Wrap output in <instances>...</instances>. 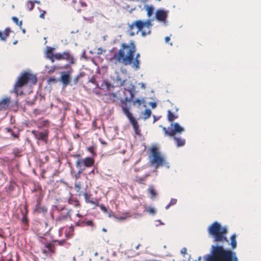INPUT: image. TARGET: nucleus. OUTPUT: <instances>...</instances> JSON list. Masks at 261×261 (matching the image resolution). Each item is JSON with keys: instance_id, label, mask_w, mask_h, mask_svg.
Returning a JSON list of instances; mask_svg holds the SVG:
<instances>
[{"instance_id": "obj_1", "label": "nucleus", "mask_w": 261, "mask_h": 261, "mask_svg": "<svg viewBox=\"0 0 261 261\" xmlns=\"http://www.w3.org/2000/svg\"><path fill=\"white\" fill-rule=\"evenodd\" d=\"M207 231L214 244L211 246L209 253L203 257V261H239L233 251L237 246L236 233L230 236L229 241L227 226H222L217 221L208 226Z\"/></svg>"}, {"instance_id": "obj_2", "label": "nucleus", "mask_w": 261, "mask_h": 261, "mask_svg": "<svg viewBox=\"0 0 261 261\" xmlns=\"http://www.w3.org/2000/svg\"><path fill=\"white\" fill-rule=\"evenodd\" d=\"M136 48L133 43H122L119 49L115 51L111 60L115 64L123 65H139L140 55L136 54Z\"/></svg>"}, {"instance_id": "obj_3", "label": "nucleus", "mask_w": 261, "mask_h": 261, "mask_svg": "<svg viewBox=\"0 0 261 261\" xmlns=\"http://www.w3.org/2000/svg\"><path fill=\"white\" fill-rule=\"evenodd\" d=\"M37 82V77L35 74L30 71H24L21 73L17 77L11 93H14L17 98L18 95L23 94L22 87L28 85H34Z\"/></svg>"}, {"instance_id": "obj_4", "label": "nucleus", "mask_w": 261, "mask_h": 261, "mask_svg": "<svg viewBox=\"0 0 261 261\" xmlns=\"http://www.w3.org/2000/svg\"><path fill=\"white\" fill-rule=\"evenodd\" d=\"M73 71L71 66H50L47 73L56 72L57 74H60L58 77L59 82L61 84L62 89H64L68 85L72 86L71 75Z\"/></svg>"}, {"instance_id": "obj_5", "label": "nucleus", "mask_w": 261, "mask_h": 261, "mask_svg": "<svg viewBox=\"0 0 261 261\" xmlns=\"http://www.w3.org/2000/svg\"><path fill=\"white\" fill-rule=\"evenodd\" d=\"M55 48L50 46H46L45 51V57L51 62L55 61L65 60L69 64L76 63V59L70 51L66 50L63 53H54Z\"/></svg>"}, {"instance_id": "obj_6", "label": "nucleus", "mask_w": 261, "mask_h": 261, "mask_svg": "<svg viewBox=\"0 0 261 261\" xmlns=\"http://www.w3.org/2000/svg\"><path fill=\"white\" fill-rule=\"evenodd\" d=\"M150 154L149 155L150 166H154L157 168L159 166L165 165L169 168V165L166 162L165 158L161 154L156 144L149 148Z\"/></svg>"}, {"instance_id": "obj_7", "label": "nucleus", "mask_w": 261, "mask_h": 261, "mask_svg": "<svg viewBox=\"0 0 261 261\" xmlns=\"http://www.w3.org/2000/svg\"><path fill=\"white\" fill-rule=\"evenodd\" d=\"M32 134L37 140L38 144L39 142L46 144L48 141L49 130L47 128H42V125L38 126V129H33L31 131Z\"/></svg>"}, {"instance_id": "obj_8", "label": "nucleus", "mask_w": 261, "mask_h": 261, "mask_svg": "<svg viewBox=\"0 0 261 261\" xmlns=\"http://www.w3.org/2000/svg\"><path fill=\"white\" fill-rule=\"evenodd\" d=\"M138 34L141 33L142 36L145 37L151 33V28L152 25L151 21L148 19L145 21L141 20H137L134 21Z\"/></svg>"}, {"instance_id": "obj_9", "label": "nucleus", "mask_w": 261, "mask_h": 261, "mask_svg": "<svg viewBox=\"0 0 261 261\" xmlns=\"http://www.w3.org/2000/svg\"><path fill=\"white\" fill-rule=\"evenodd\" d=\"M136 93H129V96H128L125 93L124 95L123 98L120 99L119 106L121 107V110L123 113H130V106L128 105V101L129 100H132V99H134L135 95Z\"/></svg>"}, {"instance_id": "obj_10", "label": "nucleus", "mask_w": 261, "mask_h": 261, "mask_svg": "<svg viewBox=\"0 0 261 261\" xmlns=\"http://www.w3.org/2000/svg\"><path fill=\"white\" fill-rule=\"evenodd\" d=\"M125 115L127 119L128 120L129 123L131 124L134 129V133L136 135L141 137L142 134L141 133V129L140 128V125L138 123V121L140 118H136L133 114L130 113H123Z\"/></svg>"}, {"instance_id": "obj_11", "label": "nucleus", "mask_w": 261, "mask_h": 261, "mask_svg": "<svg viewBox=\"0 0 261 261\" xmlns=\"http://www.w3.org/2000/svg\"><path fill=\"white\" fill-rule=\"evenodd\" d=\"M168 130H170L171 137L174 136L176 134H180L185 130V128L177 122L170 123L168 127Z\"/></svg>"}, {"instance_id": "obj_12", "label": "nucleus", "mask_w": 261, "mask_h": 261, "mask_svg": "<svg viewBox=\"0 0 261 261\" xmlns=\"http://www.w3.org/2000/svg\"><path fill=\"white\" fill-rule=\"evenodd\" d=\"M169 11L163 9H159L155 12V18L159 21L166 24L167 19L168 16Z\"/></svg>"}, {"instance_id": "obj_13", "label": "nucleus", "mask_w": 261, "mask_h": 261, "mask_svg": "<svg viewBox=\"0 0 261 261\" xmlns=\"http://www.w3.org/2000/svg\"><path fill=\"white\" fill-rule=\"evenodd\" d=\"M5 130L7 133H10L13 140L19 139L20 133L22 130L15 125L12 127H6Z\"/></svg>"}, {"instance_id": "obj_14", "label": "nucleus", "mask_w": 261, "mask_h": 261, "mask_svg": "<svg viewBox=\"0 0 261 261\" xmlns=\"http://www.w3.org/2000/svg\"><path fill=\"white\" fill-rule=\"evenodd\" d=\"M82 161L85 168L91 167L94 166L95 159L93 156H87L84 159L82 158Z\"/></svg>"}, {"instance_id": "obj_15", "label": "nucleus", "mask_w": 261, "mask_h": 261, "mask_svg": "<svg viewBox=\"0 0 261 261\" xmlns=\"http://www.w3.org/2000/svg\"><path fill=\"white\" fill-rule=\"evenodd\" d=\"M74 227L72 224H71L65 231V238H66V239L72 238L74 235Z\"/></svg>"}, {"instance_id": "obj_16", "label": "nucleus", "mask_w": 261, "mask_h": 261, "mask_svg": "<svg viewBox=\"0 0 261 261\" xmlns=\"http://www.w3.org/2000/svg\"><path fill=\"white\" fill-rule=\"evenodd\" d=\"M128 28L127 30V33L129 36H134L138 34L137 30L135 27L134 21L131 23H127Z\"/></svg>"}, {"instance_id": "obj_17", "label": "nucleus", "mask_w": 261, "mask_h": 261, "mask_svg": "<svg viewBox=\"0 0 261 261\" xmlns=\"http://www.w3.org/2000/svg\"><path fill=\"white\" fill-rule=\"evenodd\" d=\"M40 238L43 239L46 241V243H44V248L47 249L48 253H51L52 254H55L56 251H55V244L51 245L50 243H48L47 242V240L46 238H44L43 237H39Z\"/></svg>"}, {"instance_id": "obj_18", "label": "nucleus", "mask_w": 261, "mask_h": 261, "mask_svg": "<svg viewBox=\"0 0 261 261\" xmlns=\"http://www.w3.org/2000/svg\"><path fill=\"white\" fill-rule=\"evenodd\" d=\"M73 195L69 192V197L68 199V203L69 204L73 205L75 207H80L81 206L79 200L77 198L72 197Z\"/></svg>"}, {"instance_id": "obj_19", "label": "nucleus", "mask_w": 261, "mask_h": 261, "mask_svg": "<svg viewBox=\"0 0 261 261\" xmlns=\"http://www.w3.org/2000/svg\"><path fill=\"white\" fill-rule=\"evenodd\" d=\"M56 100L57 101L58 103L61 105L62 109L64 110V113L69 110L70 103L65 100H62L60 98L57 97Z\"/></svg>"}, {"instance_id": "obj_20", "label": "nucleus", "mask_w": 261, "mask_h": 261, "mask_svg": "<svg viewBox=\"0 0 261 261\" xmlns=\"http://www.w3.org/2000/svg\"><path fill=\"white\" fill-rule=\"evenodd\" d=\"M65 209V206H63L61 207H58L57 205H53L51 206V207L50 210V216L51 218V219H54V212L55 211H57L58 212L62 211Z\"/></svg>"}, {"instance_id": "obj_21", "label": "nucleus", "mask_w": 261, "mask_h": 261, "mask_svg": "<svg viewBox=\"0 0 261 261\" xmlns=\"http://www.w3.org/2000/svg\"><path fill=\"white\" fill-rule=\"evenodd\" d=\"M178 118L177 114H174L170 110L167 111V119L168 122L171 123H174L173 121Z\"/></svg>"}, {"instance_id": "obj_22", "label": "nucleus", "mask_w": 261, "mask_h": 261, "mask_svg": "<svg viewBox=\"0 0 261 261\" xmlns=\"http://www.w3.org/2000/svg\"><path fill=\"white\" fill-rule=\"evenodd\" d=\"M105 95H109V100L108 101V102L113 103L115 101H117V100H118L119 98L117 97V95L116 93L114 92H108V93H105L103 94Z\"/></svg>"}, {"instance_id": "obj_23", "label": "nucleus", "mask_w": 261, "mask_h": 261, "mask_svg": "<svg viewBox=\"0 0 261 261\" xmlns=\"http://www.w3.org/2000/svg\"><path fill=\"white\" fill-rule=\"evenodd\" d=\"M10 97H5L0 101V107L3 108H8L10 103Z\"/></svg>"}, {"instance_id": "obj_24", "label": "nucleus", "mask_w": 261, "mask_h": 261, "mask_svg": "<svg viewBox=\"0 0 261 261\" xmlns=\"http://www.w3.org/2000/svg\"><path fill=\"white\" fill-rule=\"evenodd\" d=\"M10 32L11 30L9 28L5 29L4 32L0 31V39L3 41H6Z\"/></svg>"}, {"instance_id": "obj_25", "label": "nucleus", "mask_w": 261, "mask_h": 261, "mask_svg": "<svg viewBox=\"0 0 261 261\" xmlns=\"http://www.w3.org/2000/svg\"><path fill=\"white\" fill-rule=\"evenodd\" d=\"M173 139L175 141L176 145L177 147H181L184 146L186 143L185 139H182L180 137L173 136Z\"/></svg>"}, {"instance_id": "obj_26", "label": "nucleus", "mask_w": 261, "mask_h": 261, "mask_svg": "<svg viewBox=\"0 0 261 261\" xmlns=\"http://www.w3.org/2000/svg\"><path fill=\"white\" fill-rule=\"evenodd\" d=\"M38 99H39V106L41 108H44L45 103V95L41 92L38 93Z\"/></svg>"}, {"instance_id": "obj_27", "label": "nucleus", "mask_w": 261, "mask_h": 261, "mask_svg": "<svg viewBox=\"0 0 261 261\" xmlns=\"http://www.w3.org/2000/svg\"><path fill=\"white\" fill-rule=\"evenodd\" d=\"M38 92L37 91L32 99L25 100V105L31 107L33 106L35 104V101L38 99Z\"/></svg>"}, {"instance_id": "obj_28", "label": "nucleus", "mask_w": 261, "mask_h": 261, "mask_svg": "<svg viewBox=\"0 0 261 261\" xmlns=\"http://www.w3.org/2000/svg\"><path fill=\"white\" fill-rule=\"evenodd\" d=\"M75 165L77 170L84 171L86 169L82 161V158H79L76 160Z\"/></svg>"}, {"instance_id": "obj_29", "label": "nucleus", "mask_w": 261, "mask_h": 261, "mask_svg": "<svg viewBox=\"0 0 261 261\" xmlns=\"http://www.w3.org/2000/svg\"><path fill=\"white\" fill-rule=\"evenodd\" d=\"M142 114L143 115V119L146 120L150 117L151 115V111L149 108H146L143 111H142Z\"/></svg>"}, {"instance_id": "obj_30", "label": "nucleus", "mask_w": 261, "mask_h": 261, "mask_svg": "<svg viewBox=\"0 0 261 261\" xmlns=\"http://www.w3.org/2000/svg\"><path fill=\"white\" fill-rule=\"evenodd\" d=\"M17 186L16 182H13V185H8L5 187L6 191L8 193H11L15 189V187Z\"/></svg>"}, {"instance_id": "obj_31", "label": "nucleus", "mask_w": 261, "mask_h": 261, "mask_svg": "<svg viewBox=\"0 0 261 261\" xmlns=\"http://www.w3.org/2000/svg\"><path fill=\"white\" fill-rule=\"evenodd\" d=\"M94 85H95V87L93 88V93L98 96L102 95V94H101L99 89L100 86L98 82L97 81Z\"/></svg>"}, {"instance_id": "obj_32", "label": "nucleus", "mask_w": 261, "mask_h": 261, "mask_svg": "<svg viewBox=\"0 0 261 261\" xmlns=\"http://www.w3.org/2000/svg\"><path fill=\"white\" fill-rule=\"evenodd\" d=\"M96 148V146L95 145L89 146L87 148V151L91 153L92 156H93L94 158L97 156V153L95 151Z\"/></svg>"}, {"instance_id": "obj_33", "label": "nucleus", "mask_w": 261, "mask_h": 261, "mask_svg": "<svg viewBox=\"0 0 261 261\" xmlns=\"http://www.w3.org/2000/svg\"><path fill=\"white\" fill-rule=\"evenodd\" d=\"M57 82H59L58 77L56 78L55 76H50L47 80L48 85H51V84H56Z\"/></svg>"}, {"instance_id": "obj_34", "label": "nucleus", "mask_w": 261, "mask_h": 261, "mask_svg": "<svg viewBox=\"0 0 261 261\" xmlns=\"http://www.w3.org/2000/svg\"><path fill=\"white\" fill-rule=\"evenodd\" d=\"M35 213H42L43 215H45L47 213V208L45 205H42L38 208V211H35Z\"/></svg>"}, {"instance_id": "obj_35", "label": "nucleus", "mask_w": 261, "mask_h": 261, "mask_svg": "<svg viewBox=\"0 0 261 261\" xmlns=\"http://www.w3.org/2000/svg\"><path fill=\"white\" fill-rule=\"evenodd\" d=\"M83 195L85 198V200L86 203H93V199H90V197L91 196V194L88 193L87 192H85Z\"/></svg>"}, {"instance_id": "obj_36", "label": "nucleus", "mask_w": 261, "mask_h": 261, "mask_svg": "<svg viewBox=\"0 0 261 261\" xmlns=\"http://www.w3.org/2000/svg\"><path fill=\"white\" fill-rule=\"evenodd\" d=\"M25 8L29 10V11H32L34 7V2H33L32 1H28L27 2L25 5Z\"/></svg>"}, {"instance_id": "obj_37", "label": "nucleus", "mask_w": 261, "mask_h": 261, "mask_svg": "<svg viewBox=\"0 0 261 261\" xmlns=\"http://www.w3.org/2000/svg\"><path fill=\"white\" fill-rule=\"evenodd\" d=\"M130 87L128 89H127L126 88H124V90H123V95H125V93L126 92H128V93H136V91H135V86L132 84H130Z\"/></svg>"}, {"instance_id": "obj_38", "label": "nucleus", "mask_w": 261, "mask_h": 261, "mask_svg": "<svg viewBox=\"0 0 261 261\" xmlns=\"http://www.w3.org/2000/svg\"><path fill=\"white\" fill-rule=\"evenodd\" d=\"M148 191L150 194V198H153V197H155L156 195H157V193L156 192L155 190L152 186L149 187Z\"/></svg>"}, {"instance_id": "obj_39", "label": "nucleus", "mask_w": 261, "mask_h": 261, "mask_svg": "<svg viewBox=\"0 0 261 261\" xmlns=\"http://www.w3.org/2000/svg\"><path fill=\"white\" fill-rule=\"evenodd\" d=\"M144 211H147L150 214L154 216L156 213V211L153 206H148L147 208L145 209Z\"/></svg>"}, {"instance_id": "obj_40", "label": "nucleus", "mask_w": 261, "mask_h": 261, "mask_svg": "<svg viewBox=\"0 0 261 261\" xmlns=\"http://www.w3.org/2000/svg\"><path fill=\"white\" fill-rule=\"evenodd\" d=\"M116 81L117 83V85L116 86H122L124 85L126 80H121V78L118 75L116 76Z\"/></svg>"}, {"instance_id": "obj_41", "label": "nucleus", "mask_w": 261, "mask_h": 261, "mask_svg": "<svg viewBox=\"0 0 261 261\" xmlns=\"http://www.w3.org/2000/svg\"><path fill=\"white\" fill-rule=\"evenodd\" d=\"M41 200H42V199L41 198H38L37 199L36 203L35 204V207L33 209V211L34 213H35V211H38V208L39 207L42 206L41 204Z\"/></svg>"}, {"instance_id": "obj_42", "label": "nucleus", "mask_w": 261, "mask_h": 261, "mask_svg": "<svg viewBox=\"0 0 261 261\" xmlns=\"http://www.w3.org/2000/svg\"><path fill=\"white\" fill-rule=\"evenodd\" d=\"M106 92L105 93H108V92H109L110 91H111L112 89H113V88H114V86L111 83H110L108 80H107V82H106Z\"/></svg>"}, {"instance_id": "obj_43", "label": "nucleus", "mask_w": 261, "mask_h": 261, "mask_svg": "<svg viewBox=\"0 0 261 261\" xmlns=\"http://www.w3.org/2000/svg\"><path fill=\"white\" fill-rule=\"evenodd\" d=\"M21 221L25 226H28L29 224V220L28 218V216L22 215Z\"/></svg>"}, {"instance_id": "obj_44", "label": "nucleus", "mask_w": 261, "mask_h": 261, "mask_svg": "<svg viewBox=\"0 0 261 261\" xmlns=\"http://www.w3.org/2000/svg\"><path fill=\"white\" fill-rule=\"evenodd\" d=\"M146 10L147 11V14L148 17H150L153 12L154 8L152 6H147L146 8Z\"/></svg>"}, {"instance_id": "obj_45", "label": "nucleus", "mask_w": 261, "mask_h": 261, "mask_svg": "<svg viewBox=\"0 0 261 261\" xmlns=\"http://www.w3.org/2000/svg\"><path fill=\"white\" fill-rule=\"evenodd\" d=\"M65 239H61V240H53L52 242L54 243H57L56 245L63 246L64 243H65Z\"/></svg>"}, {"instance_id": "obj_46", "label": "nucleus", "mask_w": 261, "mask_h": 261, "mask_svg": "<svg viewBox=\"0 0 261 261\" xmlns=\"http://www.w3.org/2000/svg\"><path fill=\"white\" fill-rule=\"evenodd\" d=\"M95 173L97 174L98 173V171L97 169L95 170V167H94V168L91 170L88 173H84L83 174V175L84 176H86L87 177V175H90L91 174L94 175Z\"/></svg>"}, {"instance_id": "obj_47", "label": "nucleus", "mask_w": 261, "mask_h": 261, "mask_svg": "<svg viewBox=\"0 0 261 261\" xmlns=\"http://www.w3.org/2000/svg\"><path fill=\"white\" fill-rule=\"evenodd\" d=\"M128 217V213L126 212V213H123L121 216H120L119 217H117L116 216L115 219H118L119 220H122L125 219Z\"/></svg>"}, {"instance_id": "obj_48", "label": "nucleus", "mask_w": 261, "mask_h": 261, "mask_svg": "<svg viewBox=\"0 0 261 261\" xmlns=\"http://www.w3.org/2000/svg\"><path fill=\"white\" fill-rule=\"evenodd\" d=\"M106 82H107V80L104 79L102 80V82L99 87L100 90H103L105 92H106Z\"/></svg>"}, {"instance_id": "obj_49", "label": "nucleus", "mask_w": 261, "mask_h": 261, "mask_svg": "<svg viewBox=\"0 0 261 261\" xmlns=\"http://www.w3.org/2000/svg\"><path fill=\"white\" fill-rule=\"evenodd\" d=\"M83 171H84L81 170H77V172L74 175H72V176H73L75 179L76 180L81 177V174L83 175L84 173Z\"/></svg>"}, {"instance_id": "obj_50", "label": "nucleus", "mask_w": 261, "mask_h": 261, "mask_svg": "<svg viewBox=\"0 0 261 261\" xmlns=\"http://www.w3.org/2000/svg\"><path fill=\"white\" fill-rule=\"evenodd\" d=\"M160 127H162V129L165 136L171 137L170 130H168V128L167 129L165 126H162V125H160Z\"/></svg>"}, {"instance_id": "obj_51", "label": "nucleus", "mask_w": 261, "mask_h": 261, "mask_svg": "<svg viewBox=\"0 0 261 261\" xmlns=\"http://www.w3.org/2000/svg\"><path fill=\"white\" fill-rule=\"evenodd\" d=\"M145 178L143 176L141 177H136V181L140 184H144V181L145 180Z\"/></svg>"}, {"instance_id": "obj_52", "label": "nucleus", "mask_w": 261, "mask_h": 261, "mask_svg": "<svg viewBox=\"0 0 261 261\" xmlns=\"http://www.w3.org/2000/svg\"><path fill=\"white\" fill-rule=\"evenodd\" d=\"M67 218L65 216V215H59L57 218H56V220L57 221H62L63 220H65V219H66Z\"/></svg>"}, {"instance_id": "obj_53", "label": "nucleus", "mask_w": 261, "mask_h": 261, "mask_svg": "<svg viewBox=\"0 0 261 261\" xmlns=\"http://www.w3.org/2000/svg\"><path fill=\"white\" fill-rule=\"evenodd\" d=\"M85 225L87 226L95 227V225L92 220H88L85 222Z\"/></svg>"}, {"instance_id": "obj_54", "label": "nucleus", "mask_w": 261, "mask_h": 261, "mask_svg": "<svg viewBox=\"0 0 261 261\" xmlns=\"http://www.w3.org/2000/svg\"><path fill=\"white\" fill-rule=\"evenodd\" d=\"M74 188L76 189L77 192H79L81 189V184L80 181L75 182Z\"/></svg>"}, {"instance_id": "obj_55", "label": "nucleus", "mask_w": 261, "mask_h": 261, "mask_svg": "<svg viewBox=\"0 0 261 261\" xmlns=\"http://www.w3.org/2000/svg\"><path fill=\"white\" fill-rule=\"evenodd\" d=\"M88 79H89V80L88 81V83H91L93 84H94L97 82L94 75H92L90 78L89 76Z\"/></svg>"}, {"instance_id": "obj_56", "label": "nucleus", "mask_w": 261, "mask_h": 261, "mask_svg": "<svg viewBox=\"0 0 261 261\" xmlns=\"http://www.w3.org/2000/svg\"><path fill=\"white\" fill-rule=\"evenodd\" d=\"M101 210L105 213H108V209L102 203H100L99 206Z\"/></svg>"}, {"instance_id": "obj_57", "label": "nucleus", "mask_w": 261, "mask_h": 261, "mask_svg": "<svg viewBox=\"0 0 261 261\" xmlns=\"http://www.w3.org/2000/svg\"><path fill=\"white\" fill-rule=\"evenodd\" d=\"M67 240L66 239L65 241V243H64L63 244V246L64 247V248H65L66 249H69L71 246V244L68 242L67 241Z\"/></svg>"}, {"instance_id": "obj_58", "label": "nucleus", "mask_w": 261, "mask_h": 261, "mask_svg": "<svg viewBox=\"0 0 261 261\" xmlns=\"http://www.w3.org/2000/svg\"><path fill=\"white\" fill-rule=\"evenodd\" d=\"M67 163L68 164V167L70 168V174H71V175H72V174L74 172V169H73V168L72 167V165L71 163L69 161H67Z\"/></svg>"}, {"instance_id": "obj_59", "label": "nucleus", "mask_w": 261, "mask_h": 261, "mask_svg": "<svg viewBox=\"0 0 261 261\" xmlns=\"http://www.w3.org/2000/svg\"><path fill=\"white\" fill-rule=\"evenodd\" d=\"M24 212L21 211L22 215L28 216V214L29 213V210H28V206H27V204L24 205Z\"/></svg>"}, {"instance_id": "obj_60", "label": "nucleus", "mask_w": 261, "mask_h": 261, "mask_svg": "<svg viewBox=\"0 0 261 261\" xmlns=\"http://www.w3.org/2000/svg\"><path fill=\"white\" fill-rule=\"evenodd\" d=\"M149 105L150 106L152 109H155L157 106L156 102L154 101L149 102Z\"/></svg>"}, {"instance_id": "obj_61", "label": "nucleus", "mask_w": 261, "mask_h": 261, "mask_svg": "<svg viewBox=\"0 0 261 261\" xmlns=\"http://www.w3.org/2000/svg\"><path fill=\"white\" fill-rule=\"evenodd\" d=\"M80 77L79 76H77V75L74 78L73 80L72 81V82L71 81V83L72 84V86L73 85H75L77 84L78 82H79V80Z\"/></svg>"}, {"instance_id": "obj_62", "label": "nucleus", "mask_w": 261, "mask_h": 261, "mask_svg": "<svg viewBox=\"0 0 261 261\" xmlns=\"http://www.w3.org/2000/svg\"><path fill=\"white\" fill-rule=\"evenodd\" d=\"M133 252L134 253V254H135V252L134 251V250H127L126 251H125V252H124V254H125V255H128V257H134V256H135V255H134V254H132V255H129V253H133Z\"/></svg>"}, {"instance_id": "obj_63", "label": "nucleus", "mask_w": 261, "mask_h": 261, "mask_svg": "<svg viewBox=\"0 0 261 261\" xmlns=\"http://www.w3.org/2000/svg\"><path fill=\"white\" fill-rule=\"evenodd\" d=\"M177 199L175 198H172L169 202V205H172L176 204L177 203Z\"/></svg>"}, {"instance_id": "obj_64", "label": "nucleus", "mask_w": 261, "mask_h": 261, "mask_svg": "<svg viewBox=\"0 0 261 261\" xmlns=\"http://www.w3.org/2000/svg\"><path fill=\"white\" fill-rule=\"evenodd\" d=\"M13 106H15L16 110L18 109V108L19 107V101H18V99L17 98L15 100L14 104L11 105V107H13Z\"/></svg>"}]
</instances>
